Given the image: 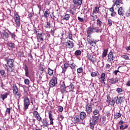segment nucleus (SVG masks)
Here are the masks:
<instances>
[{"label":"nucleus","mask_w":130,"mask_h":130,"mask_svg":"<svg viewBox=\"0 0 130 130\" xmlns=\"http://www.w3.org/2000/svg\"><path fill=\"white\" fill-rule=\"evenodd\" d=\"M48 116L49 118L50 119V124L48 123V121H47V118H44L42 119L41 118V120H40L39 122H42L43 123L42 125H41V126H43L44 127H48L49 125H53L54 122H53V118L52 117V111H50L48 112Z\"/></svg>","instance_id":"f257e3e1"},{"label":"nucleus","mask_w":130,"mask_h":130,"mask_svg":"<svg viewBox=\"0 0 130 130\" xmlns=\"http://www.w3.org/2000/svg\"><path fill=\"white\" fill-rule=\"evenodd\" d=\"M102 32V28H99L98 27L94 26L91 25L88 27L86 30V33L87 34V37H89L91 38V35L93 34V33H101Z\"/></svg>","instance_id":"f03ea898"},{"label":"nucleus","mask_w":130,"mask_h":130,"mask_svg":"<svg viewBox=\"0 0 130 130\" xmlns=\"http://www.w3.org/2000/svg\"><path fill=\"white\" fill-rule=\"evenodd\" d=\"M73 4L70 6L71 9H73L74 11L78 9V7H81L83 4V0H73Z\"/></svg>","instance_id":"7ed1b4c3"},{"label":"nucleus","mask_w":130,"mask_h":130,"mask_svg":"<svg viewBox=\"0 0 130 130\" xmlns=\"http://www.w3.org/2000/svg\"><path fill=\"white\" fill-rule=\"evenodd\" d=\"M32 114H33L34 117H35V119L32 118V122L33 124H34L35 122H36V120H38V121L39 122H40V120H41V119L42 118V117H41V115H40V114H39L38 111H34L32 112Z\"/></svg>","instance_id":"20e7f679"},{"label":"nucleus","mask_w":130,"mask_h":130,"mask_svg":"<svg viewBox=\"0 0 130 130\" xmlns=\"http://www.w3.org/2000/svg\"><path fill=\"white\" fill-rule=\"evenodd\" d=\"M5 61L7 62V64H5L6 68H9V69H13L15 64V60L13 59H6Z\"/></svg>","instance_id":"39448f33"},{"label":"nucleus","mask_w":130,"mask_h":130,"mask_svg":"<svg viewBox=\"0 0 130 130\" xmlns=\"http://www.w3.org/2000/svg\"><path fill=\"white\" fill-rule=\"evenodd\" d=\"M73 122L75 124H84V121H82L79 115H76L74 116L73 119Z\"/></svg>","instance_id":"423d86ee"},{"label":"nucleus","mask_w":130,"mask_h":130,"mask_svg":"<svg viewBox=\"0 0 130 130\" xmlns=\"http://www.w3.org/2000/svg\"><path fill=\"white\" fill-rule=\"evenodd\" d=\"M56 85H57V78L53 77L49 82V86L51 88H53V87H55Z\"/></svg>","instance_id":"0eeeda50"},{"label":"nucleus","mask_w":130,"mask_h":130,"mask_svg":"<svg viewBox=\"0 0 130 130\" xmlns=\"http://www.w3.org/2000/svg\"><path fill=\"white\" fill-rule=\"evenodd\" d=\"M14 21L15 22V24L17 27H20L21 25V21H20V16H19V14L17 13V12H15L14 13Z\"/></svg>","instance_id":"6e6552de"},{"label":"nucleus","mask_w":130,"mask_h":130,"mask_svg":"<svg viewBox=\"0 0 130 130\" xmlns=\"http://www.w3.org/2000/svg\"><path fill=\"white\" fill-rule=\"evenodd\" d=\"M106 102L108 105H111V106H113V107L116 103L115 100H111V98L109 94H108L107 96Z\"/></svg>","instance_id":"1a4fd4ad"},{"label":"nucleus","mask_w":130,"mask_h":130,"mask_svg":"<svg viewBox=\"0 0 130 130\" xmlns=\"http://www.w3.org/2000/svg\"><path fill=\"white\" fill-rule=\"evenodd\" d=\"M23 105L24 110H27V109L29 108V105H30V100L27 96L24 98Z\"/></svg>","instance_id":"9d476101"},{"label":"nucleus","mask_w":130,"mask_h":130,"mask_svg":"<svg viewBox=\"0 0 130 130\" xmlns=\"http://www.w3.org/2000/svg\"><path fill=\"white\" fill-rule=\"evenodd\" d=\"M116 104H122L124 102V99L122 96H116L114 98Z\"/></svg>","instance_id":"9b49d317"},{"label":"nucleus","mask_w":130,"mask_h":130,"mask_svg":"<svg viewBox=\"0 0 130 130\" xmlns=\"http://www.w3.org/2000/svg\"><path fill=\"white\" fill-rule=\"evenodd\" d=\"M74 46H75L74 42L71 41L70 40H68L66 42V47L67 48H69V49H72V48H74Z\"/></svg>","instance_id":"f8f14e48"},{"label":"nucleus","mask_w":130,"mask_h":130,"mask_svg":"<svg viewBox=\"0 0 130 130\" xmlns=\"http://www.w3.org/2000/svg\"><path fill=\"white\" fill-rule=\"evenodd\" d=\"M85 111L87 114H91V113L93 111L92 105L89 103L87 104L85 106Z\"/></svg>","instance_id":"ddd939ff"},{"label":"nucleus","mask_w":130,"mask_h":130,"mask_svg":"<svg viewBox=\"0 0 130 130\" xmlns=\"http://www.w3.org/2000/svg\"><path fill=\"white\" fill-rule=\"evenodd\" d=\"M86 40L87 41L88 44H89L90 46H94V45H96L97 42H98V41L96 40H92L90 38H87Z\"/></svg>","instance_id":"4468645a"},{"label":"nucleus","mask_w":130,"mask_h":130,"mask_svg":"<svg viewBox=\"0 0 130 130\" xmlns=\"http://www.w3.org/2000/svg\"><path fill=\"white\" fill-rule=\"evenodd\" d=\"M98 109L96 108L93 111V116L98 115L100 114V110H102V108H103V105H100L98 107Z\"/></svg>","instance_id":"2eb2a0df"},{"label":"nucleus","mask_w":130,"mask_h":130,"mask_svg":"<svg viewBox=\"0 0 130 130\" xmlns=\"http://www.w3.org/2000/svg\"><path fill=\"white\" fill-rule=\"evenodd\" d=\"M86 57L88 58V60H90V61H91L92 62H96V58L93 57V55H91L90 53H87Z\"/></svg>","instance_id":"dca6fc26"},{"label":"nucleus","mask_w":130,"mask_h":130,"mask_svg":"<svg viewBox=\"0 0 130 130\" xmlns=\"http://www.w3.org/2000/svg\"><path fill=\"white\" fill-rule=\"evenodd\" d=\"M113 52H112V51H110L108 54V59L107 60L108 62H112L113 61Z\"/></svg>","instance_id":"f3484780"},{"label":"nucleus","mask_w":130,"mask_h":130,"mask_svg":"<svg viewBox=\"0 0 130 130\" xmlns=\"http://www.w3.org/2000/svg\"><path fill=\"white\" fill-rule=\"evenodd\" d=\"M71 64L70 63V61L68 62H66L64 63V67L63 68H62V73H65L66 72H67V69H69V68L70 67Z\"/></svg>","instance_id":"a211bd4d"},{"label":"nucleus","mask_w":130,"mask_h":130,"mask_svg":"<svg viewBox=\"0 0 130 130\" xmlns=\"http://www.w3.org/2000/svg\"><path fill=\"white\" fill-rule=\"evenodd\" d=\"M60 91L62 93H65L66 91H68V88L66 86V84L64 83V81L62 82V84L60 86Z\"/></svg>","instance_id":"6ab92c4d"},{"label":"nucleus","mask_w":130,"mask_h":130,"mask_svg":"<svg viewBox=\"0 0 130 130\" xmlns=\"http://www.w3.org/2000/svg\"><path fill=\"white\" fill-rule=\"evenodd\" d=\"M24 70L25 71V77H27V78H30V75L29 73V68H28V66H27L26 64L24 65Z\"/></svg>","instance_id":"aec40b11"},{"label":"nucleus","mask_w":130,"mask_h":130,"mask_svg":"<svg viewBox=\"0 0 130 130\" xmlns=\"http://www.w3.org/2000/svg\"><path fill=\"white\" fill-rule=\"evenodd\" d=\"M67 91L68 92H71V91H74V89H75V84L74 83H70V85L67 86Z\"/></svg>","instance_id":"412c9836"},{"label":"nucleus","mask_w":130,"mask_h":130,"mask_svg":"<svg viewBox=\"0 0 130 130\" xmlns=\"http://www.w3.org/2000/svg\"><path fill=\"white\" fill-rule=\"evenodd\" d=\"M79 117L83 121V120L87 117V114H86V112H81L79 115Z\"/></svg>","instance_id":"4be33fe9"},{"label":"nucleus","mask_w":130,"mask_h":130,"mask_svg":"<svg viewBox=\"0 0 130 130\" xmlns=\"http://www.w3.org/2000/svg\"><path fill=\"white\" fill-rule=\"evenodd\" d=\"M110 84L113 85V84H115L118 82V78L117 77L111 78L109 80Z\"/></svg>","instance_id":"5701e85b"},{"label":"nucleus","mask_w":130,"mask_h":130,"mask_svg":"<svg viewBox=\"0 0 130 130\" xmlns=\"http://www.w3.org/2000/svg\"><path fill=\"white\" fill-rule=\"evenodd\" d=\"M44 36L42 34H38L37 35V39L39 42H41L44 40Z\"/></svg>","instance_id":"b1692460"},{"label":"nucleus","mask_w":130,"mask_h":130,"mask_svg":"<svg viewBox=\"0 0 130 130\" xmlns=\"http://www.w3.org/2000/svg\"><path fill=\"white\" fill-rule=\"evenodd\" d=\"M119 8L118 10V15H119L120 16H123V15H124V10H123V7H121Z\"/></svg>","instance_id":"393cba45"},{"label":"nucleus","mask_w":130,"mask_h":130,"mask_svg":"<svg viewBox=\"0 0 130 130\" xmlns=\"http://www.w3.org/2000/svg\"><path fill=\"white\" fill-rule=\"evenodd\" d=\"M105 73H102L101 75V82L104 84H105V81H106V78H105Z\"/></svg>","instance_id":"a878e982"},{"label":"nucleus","mask_w":130,"mask_h":130,"mask_svg":"<svg viewBox=\"0 0 130 130\" xmlns=\"http://www.w3.org/2000/svg\"><path fill=\"white\" fill-rule=\"evenodd\" d=\"M117 8H120V4L122 5V0H115L114 2Z\"/></svg>","instance_id":"bb28decb"},{"label":"nucleus","mask_w":130,"mask_h":130,"mask_svg":"<svg viewBox=\"0 0 130 130\" xmlns=\"http://www.w3.org/2000/svg\"><path fill=\"white\" fill-rule=\"evenodd\" d=\"M9 94L8 92H5L3 94H1L0 98L2 99L3 101H5V99H7L8 98V96H9Z\"/></svg>","instance_id":"cd10ccee"},{"label":"nucleus","mask_w":130,"mask_h":130,"mask_svg":"<svg viewBox=\"0 0 130 130\" xmlns=\"http://www.w3.org/2000/svg\"><path fill=\"white\" fill-rule=\"evenodd\" d=\"M92 121L95 123H98V121H99V116H92Z\"/></svg>","instance_id":"c85d7f7f"},{"label":"nucleus","mask_w":130,"mask_h":130,"mask_svg":"<svg viewBox=\"0 0 130 130\" xmlns=\"http://www.w3.org/2000/svg\"><path fill=\"white\" fill-rule=\"evenodd\" d=\"M28 57L30 58L29 59H28V62L29 64H31V66H33V56H32V54H28Z\"/></svg>","instance_id":"c756f323"},{"label":"nucleus","mask_w":130,"mask_h":130,"mask_svg":"<svg viewBox=\"0 0 130 130\" xmlns=\"http://www.w3.org/2000/svg\"><path fill=\"white\" fill-rule=\"evenodd\" d=\"M3 38H4V40L8 39V38H10V36H9V33L8 32L4 31L3 33Z\"/></svg>","instance_id":"7c9ffc66"},{"label":"nucleus","mask_w":130,"mask_h":130,"mask_svg":"<svg viewBox=\"0 0 130 130\" xmlns=\"http://www.w3.org/2000/svg\"><path fill=\"white\" fill-rule=\"evenodd\" d=\"M43 73L42 72H38L37 74V77L38 78L39 81L42 80V77H43Z\"/></svg>","instance_id":"2f4dec72"},{"label":"nucleus","mask_w":130,"mask_h":130,"mask_svg":"<svg viewBox=\"0 0 130 130\" xmlns=\"http://www.w3.org/2000/svg\"><path fill=\"white\" fill-rule=\"evenodd\" d=\"M13 94L17 100H19V99H20L21 98V93L19 91L17 92H14Z\"/></svg>","instance_id":"473e14b6"},{"label":"nucleus","mask_w":130,"mask_h":130,"mask_svg":"<svg viewBox=\"0 0 130 130\" xmlns=\"http://www.w3.org/2000/svg\"><path fill=\"white\" fill-rule=\"evenodd\" d=\"M50 12H49V10L47 9L44 13V17L46 19L49 17Z\"/></svg>","instance_id":"72a5a7b5"},{"label":"nucleus","mask_w":130,"mask_h":130,"mask_svg":"<svg viewBox=\"0 0 130 130\" xmlns=\"http://www.w3.org/2000/svg\"><path fill=\"white\" fill-rule=\"evenodd\" d=\"M96 124H97V123H95L94 122H93L92 121V122H90L89 123V128H90V129L94 130V127L95 125H96Z\"/></svg>","instance_id":"f704fd0d"},{"label":"nucleus","mask_w":130,"mask_h":130,"mask_svg":"<svg viewBox=\"0 0 130 130\" xmlns=\"http://www.w3.org/2000/svg\"><path fill=\"white\" fill-rule=\"evenodd\" d=\"M0 74L2 78H6V77H7V74H6V71L3 69L0 70Z\"/></svg>","instance_id":"c9c22d12"},{"label":"nucleus","mask_w":130,"mask_h":130,"mask_svg":"<svg viewBox=\"0 0 130 130\" xmlns=\"http://www.w3.org/2000/svg\"><path fill=\"white\" fill-rule=\"evenodd\" d=\"M7 46L10 47L11 49H14V48H15V45L14 43H7Z\"/></svg>","instance_id":"e433bc0d"},{"label":"nucleus","mask_w":130,"mask_h":130,"mask_svg":"<svg viewBox=\"0 0 130 130\" xmlns=\"http://www.w3.org/2000/svg\"><path fill=\"white\" fill-rule=\"evenodd\" d=\"M13 93L19 92V89L18 88V86H17V85L16 84L13 85Z\"/></svg>","instance_id":"4c0bfd02"},{"label":"nucleus","mask_w":130,"mask_h":130,"mask_svg":"<svg viewBox=\"0 0 130 130\" xmlns=\"http://www.w3.org/2000/svg\"><path fill=\"white\" fill-rule=\"evenodd\" d=\"M101 124L105 125L106 124V117L103 116L101 119Z\"/></svg>","instance_id":"58836bf2"},{"label":"nucleus","mask_w":130,"mask_h":130,"mask_svg":"<svg viewBox=\"0 0 130 130\" xmlns=\"http://www.w3.org/2000/svg\"><path fill=\"white\" fill-rule=\"evenodd\" d=\"M99 12H100V9H99V7H95L93 11V14H99Z\"/></svg>","instance_id":"ea45409f"},{"label":"nucleus","mask_w":130,"mask_h":130,"mask_svg":"<svg viewBox=\"0 0 130 130\" xmlns=\"http://www.w3.org/2000/svg\"><path fill=\"white\" fill-rule=\"evenodd\" d=\"M103 24V22H102V21H101V20H100V19H98L96 20V25L97 26H99V27H100V28L102 26Z\"/></svg>","instance_id":"a19ab883"},{"label":"nucleus","mask_w":130,"mask_h":130,"mask_svg":"<svg viewBox=\"0 0 130 130\" xmlns=\"http://www.w3.org/2000/svg\"><path fill=\"white\" fill-rule=\"evenodd\" d=\"M108 52V49H104L102 54V57H106L107 53Z\"/></svg>","instance_id":"79ce46f5"},{"label":"nucleus","mask_w":130,"mask_h":130,"mask_svg":"<svg viewBox=\"0 0 130 130\" xmlns=\"http://www.w3.org/2000/svg\"><path fill=\"white\" fill-rule=\"evenodd\" d=\"M8 32L11 36V38H12V39H14L15 40L16 39V34H15V32H11L10 31V30H8Z\"/></svg>","instance_id":"37998d69"},{"label":"nucleus","mask_w":130,"mask_h":130,"mask_svg":"<svg viewBox=\"0 0 130 130\" xmlns=\"http://www.w3.org/2000/svg\"><path fill=\"white\" fill-rule=\"evenodd\" d=\"M48 74L49 76H52L53 75V71L52 69H50V68H48L47 69Z\"/></svg>","instance_id":"c03bdc74"},{"label":"nucleus","mask_w":130,"mask_h":130,"mask_svg":"<svg viewBox=\"0 0 130 130\" xmlns=\"http://www.w3.org/2000/svg\"><path fill=\"white\" fill-rule=\"evenodd\" d=\"M77 74H82L84 72L83 68L80 67L77 69Z\"/></svg>","instance_id":"a18cd8bd"},{"label":"nucleus","mask_w":130,"mask_h":130,"mask_svg":"<svg viewBox=\"0 0 130 130\" xmlns=\"http://www.w3.org/2000/svg\"><path fill=\"white\" fill-rule=\"evenodd\" d=\"M75 55H76V56H78L79 55H81V54H82V51L80 50H77L75 53H74Z\"/></svg>","instance_id":"49530a36"},{"label":"nucleus","mask_w":130,"mask_h":130,"mask_svg":"<svg viewBox=\"0 0 130 130\" xmlns=\"http://www.w3.org/2000/svg\"><path fill=\"white\" fill-rule=\"evenodd\" d=\"M51 25V23H50V22H47L46 24H45L44 27L47 29H50Z\"/></svg>","instance_id":"de8ad7c7"},{"label":"nucleus","mask_w":130,"mask_h":130,"mask_svg":"<svg viewBox=\"0 0 130 130\" xmlns=\"http://www.w3.org/2000/svg\"><path fill=\"white\" fill-rule=\"evenodd\" d=\"M71 16L68 14H66L63 17V20H65V21H69L70 20V18Z\"/></svg>","instance_id":"09e8293b"},{"label":"nucleus","mask_w":130,"mask_h":130,"mask_svg":"<svg viewBox=\"0 0 130 130\" xmlns=\"http://www.w3.org/2000/svg\"><path fill=\"white\" fill-rule=\"evenodd\" d=\"M106 116L108 117V119H110V117H111V113L109 111H106Z\"/></svg>","instance_id":"8fccbe9b"},{"label":"nucleus","mask_w":130,"mask_h":130,"mask_svg":"<svg viewBox=\"0 0 130 130\" xmlns=\"http://www.w3.org/2000/svg\"><path fill=\"white\" fill-rule=\"evenodd\" d=\"M71 70H74L76 68V64L74 62H70V67Z\"/></svg>","instance_id":"3c124183"},{"label":"nucleus","mask_w":130,"mask_h":130,"mask_svg":"<svg viewBox=\"0 0 130 130\" xmlns=\"http://www.w3.org/2000/svg\"><path fill=\"white\" fill-rule=\"evenodd\" d=\"M115 118H116V119H117V118H119L120 117H121V114H120L119 112V113H116L115 114L114 116Z\"/></svg>","instance_id":"603ef678"},{"label":"nucleus","mask_w":130,"mask_h":130,"mask_svg":"<svg viewBox=\"0 0 130 130\" xmlns=\"http://www.w3.org/2000/svg\"><path fill=\"white\" fill-rule=\"evenodd\" d=\"M128 127V125H125V126L123 125H121L120 126V129L124 130V129L127 128Z\"/></svg>","instance_id":"864d4df0"},{"label":"nucleus","mask_w":130,"mask_h":130,"mask_svg":"<svg viewBox=\"0 0 130 130\" xmlns=\"http://www.w3.org/2000/svg\"><path fill=\"white\" fill-rule=\"evenodd\" d=\"M121 57H122V58L126 59V60H128V59H129V57L126 55H121Z\"/></svg>","instance_id":"5fc2aeb1"},{"label":"nucleus","mask_w":130,"mask_h":130,"mask_svg":"<svg viewBox=\"0 0 130 130\" xmlns=\"http://www.w3.org/2000/svg\"><path fill=\"white\" fill-rule=\"evenodd\" d=\"M98 72H92L91 73V77H97L98 76Z\"/></svg>","instance_id":"6e6d98bb"},{"label":"nucleus","mask_w":130,"mask_h":130,"mask_svg":"<svg viewBox=\"0 0 130 130\" xmlns=\"http://www.w3.org/2000/svg\"><path fill=\"white\" fill-rule=\"evenodd\" d=\"M44 71H45L44 68L43 67H39V71L38 72L39 73H44Z\"/></svg>","instance_id":"4d7b16f0"},{"label":"nucleus","mask_w":130,"mask_h":130,"mask_svg":"<svg viewBox=\"0 0 130 130\" xmlns=\"http://www.w3.org/2000/svg\"><path fill=\"white\" fill-rule=\"evenodd\" d=\"M58 110L59 112H62L63 111V107L61 106H58Z\"/></svg>","instance_id":"13d9d810"},{"label":"nucleus","mask_w":130,"mask_h":130,"mask_svg":"<svg viewBox=\"0 0 130 130\" xmlns=\"http://www.w3.org/2000/svg\"><path fill=\"white\" fill-rule=\"evenodd\" d=\"M24 84H25V85H29L30 84V80H29V79H25L24 80Z\"/></svg>","instance_id":"bf43d9fd"},{"label":"nucleus","mask_w":130,"mask_h":130,"mask_svg":"<svg viewBox=\"0 0 130 130\" xmlns=\"http://www.w3.org/2000/svg\"><path fill=\"white\" fill-rule=\"evenodd\" d=\"M68 38H69V39H71V40H73V34H72V32H69Z\"/></svg>","instance_id":"052dcab7"},{"label":"nucleus","mask_w":130,"mask_h":130,"mask_svg":"<svg viewBox=\"0 0 130 130\" xmlns=\"http://www.w3.org/2000/svg\"><path fill=\"white\" fill-rule=\"evenodd\" d=\"M116 91H117L118 94H120L121 92H123V90H122L121 88H118L116 89Z\"/></svg>","instance_id":"680f3d73"},{"label":"nucleus","mask_w":130,"mask_h":130,"mask_svg":"<svg viewBox=\"0 0 130 130\" xmlns=\"http://www.w3.org/2000/svg\"><path fill=\"white\" fill-rule=\"evenodd\" d=\"M64 118V117L62 115H60V116L58 118V120L60 121H62V120Z\"/></svg>","instance_id":"e2e57ef3"},{"label":"nucleus","mask_w":130,"mask_h":130,"mask_svg":"<svg viewBox=\"0 0 130 130\" xmlns=\"http://www.w3.org/2000/svg\"><path fill=\"white\" fill-rule=\"evenodd\" d=\"M74 11L75 10H74V9L71 8V9H70L69 10V12H70V14H72V15H75V11Z\"/></svg>","instance_id":"0e129e2a"},{"label":"nucleus","mask_w":130,"mask_h":130,"mask_svg":"<svg viewBox=\"0 0 130 130\" xmlns=\"http://www.w3.org/2000/svg\"><path fill=\"white\" fill-rule=\"evenodd\" d=\"M78 20L79 21V22H81V23H83L84 22V18H82L80 17H78Z\"/></svg>","instance_id":"69168bd1"},{"label":"nucleus","mask_w":130,"mask_h":130,"mask_svg":"<svg viewBox=\"0 0 130 130\" xmlns=\"http://www.w3.org/2000/svg\"><path fill=\"white\" fill-rule=\"evenodd\" d=\"M111 17H115L116 16V12H115V11L112 12V13H111Z\"/></svg>","instance_id":"338daca9"},{"label":"nucleus","mask_w":130,"mask_h":130,"mask_svg":"<svg viewBox=\"0 0 130 130\" xmlns=\"http://www.w3.org/2000/svg\"><path fill=\"white\" fill-rule=\"evenodd\" d=\"M108 24L109 26H112V20L111 19H109Z\"/></svg>","instance_id":"774afa93"}]
</instances>
